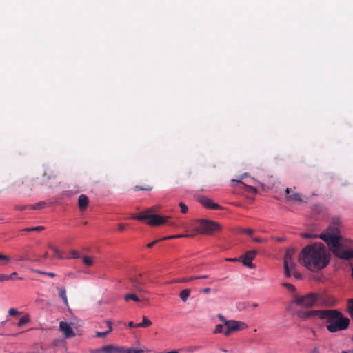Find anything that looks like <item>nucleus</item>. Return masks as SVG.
<instances>
[{
  "label": "nucleus",
  "mask_w": 353,
  "mask_h": 353,
  "mask_svg": "<svg viewBox=\"0 0 353 353\" xmlns=\"http://www.w3.org/2000/svg\"><path fill=\"white\" fill-rule=\"evenodd\" d=\"M152 189V187L151 185H146L145 186L136 185L134 188V191H139V190H148V191H150Z\"/></svg>",
  "instance_id": "obj_29"
},
{
  "label": "nucleus",
  "mask_w": 353,
  "mask_h": 353,
  "mask_svg": "<svg viewBox=\"0 0 353 353\" xmlns=\"http://www.w3.org/2000/svg\"><path fill=\"white\" fill-rule=\"evenodd\" d=\"M347 310L350 316L353 319V299H350L347 301Z\"/></svg>",
  "instance_id": "obj_25"
},
{
  "label": "nucleus",
  "mask_w": 353,
  "mask_h": 353,
  "mask_svg": "<svg viewBox=\"0 0 353 353\" xmlns=\"http://www.w3.org/2000/svg\"><path fill=\"white\" fill-rule=\"evenodd\" d=\"M23 231L26 232H32V228H27L23 230Z\"/></svg>",
  "instance_id": "obj_56"
},
{
  "label": "nucleus",
  "mask_w": 353,
  "mask_h": 353,
  "mask_svg": "<svg viewBox=\"0 0 353 353\" xmlns=\"http://www.w3.org/2000/svg\"><path fill=\"white\" fill-rule=\"evenodd\" d=\"M283 285L287 288L291 292L295 291V287L290 283H283Z\"/></svg>",
  "instance_id": "obj_39"
},
{
  "label": "nucleus",
  "mask_w": 353,
  "mask_h": 353,
  "mask_svg": "<svg viewBox=\"0 0 353 353\" xmlns=\"http://www.w3.org/2000/svg\"><path fill=\"white\" fill-rule=\"evenodd\" d=\"M59 296L62 299L64 304L68 306V301L66 295V290L65 288H57Z\"/></svg>",
  "instance_id": "obj_18"
},
{
  "label": "nucleus",
  "mask_w": 353,
  "mask_h": 353,
  "mask_svg": "<svg viewBox=\"0 0 353 353\" xmlns=\"http://www.w3.org/2000/svg\"><path fill=\"white\" fill-rule=\"evenodd\" d=\"M193 280H194V276H190L188 278L174 279V280L170 281L169 283H187V282H190Z\"/></svg>",
  "instance_id": "obj_23"
},
{
  "label": "nucleus",
  "mask_w": 353,
  "mask_h": 353,
  "mask_svg": "<svg viewBox=\"0 0 353 353\" xmlns=\"http://www.w3.org/2000/svg\"><path fill=\"white\" fill-rule=\"evenodd\" d=\"M206 278H208V275H201V276H194V280L200 279H206Z\"/></svg>",
  "instance_id": "obj_48"
},
{
  "label": "nucleus",
  "mask_w": 353,
  "mask_h": 353,
  "mask_svg": "<svg viewBox=\"0 0 353 353\" xmlns=\"http://www.w3.org/2000/svg\"><path fill=\"white\" fill-rule=\"evenodd\" d=\"M28 208H30V206H28V205H18V206H16L15 207V209L17 210H19V211H23V210H25Z\"/></svg>",
  "instance_id": "obj_42"
},
{
  "label": "nucleus",
  "mask_w": 353,
  "mask_h": 353,
  "mask_svg": "<svg viewBox=\"0 0 353 353\" xmlns=\"http://www.w3.org/2000/svg\"><path fill=\"white\" fill-rule=\"evenodd\" d=\"M124 299L126 301L133 300L135 302H139L141 300L139 296L134 293L127 294L124 296Z\"/></svg>",
  "instance_id": "obj_21"
},
{
  "label": "nucleus",
  "mask_w": 353,
  "mask_h": 353,
  "mask_svg": "<svg viewBox=\"0 0 353 353\" xmlns=\"http://www.w3.org/2000/svg\"><path fill=\"white\" fill-rule=\"evenodd\" d=\"M328 231H331V232H327L326 234H323V235H325V234H330V235H334V236H337L335 233L336 232H337V229L336 228H329L328 229ZM301 236L304 238V239H316V238H321V236H322V234L318 236V235H314V234H310V233H303L301 234Z\"/></svg>",
  "instance_id": "obj_16"
},
{
  "label": "nucleus",
  "mask_w": 353,
  "mask_h": 353,
  "mask_svg": "<svg viewBox=\"0 0 353 353\" xmlns=\"http://www.w3.org/2000/svg\"><path fill=\"white\" fill-rule=\"evenodd\" d=\"M234 182H236L238 183L242 184L245 186V188L248 190L249 192L252 193L256 192V189L252 186L245 185L243 183H242L240 180H232Z\"/></svg>",
  "instance_id": "obj_30"
},
{
  "label": "nucleus",
  "mask_w": 353,
  "mask_h": 353,
  "mask_svg": "<svg viewBox=\"0 0 353 353\" xmlns=\"http://www.w3.org/2000/svg\"><path fill=\"white\" fill-rule=\"evenodd\" d=\"M99 353H124V347L108 345L99 350Z\"/></svg>",
  "instance_id": "obj_11"
},
{
  "label": "nucleus",
  "mask_w": 353,
  "mask_h": 353,
  "mask_svg": "<svg viewBox=\"0 0 353 353\" xmlns=\"http://www.w3.org/2000/svg\"><path fill=\"white\" fill-rule=\"evenodd\" d=\"M253 241L254 242H256V243H263V242H265V239H261L260 237H254L253 238Z\"/></svg>",
  "instance_id": "obj_45"
},
{
  "label": "nucleus",
  "mask_w": 353,
  "mask_h": 353,
  "mask_svg": "<svg viewBox=\"0 0 353 353\" xmlns=\"http://www.w3.org/2000/svg\"><path fill=\"white\" fill-rule=\"evenodd\" d=\"M43 176L46 177L47 179L50 180L52 179H55L57 174L54 170L51 169H47L43 174Z\"/></svg>",
  "instance_id": "obj_22"
},
{
  "label": "nucleus",
  "mask_w": 353,
  "mask_h": 353,
  "mask_svg": "<svg viewBox=\"0 0 353 353\" xmlns=\"http://www.w3.org/2000/svg\"><path fill=\"white\" fill-rule=\"evenodd\" d=\"M202 292L205 293V294H208L210 292V288H203L202 290H201Z\"/></svg>",
  "instance_id": "obj_49"
},
{
  "label": "nucleus",
  "mask_w": 353,
  "mask_h": 353,
  "mask_svg": "<svg viewBox=\"0 0 353 353\" xmlns=\"http://www.w3.org/2000/svg\"><path fill=\"white\" fill-rule=\"evenodd\" d=\"M293 274L294 276L297 279H301L302 278V275L301 273L296 272L295 269L291 271V275Z\"/></svg>",
  "instance_id": "obj_37"
},
{
  "label": "nucleus",
  "mask_w": 353,
  "mask_h": 353,
  "mask_svg": "<svg viewBox=\"0 0 353 353\" xmlns=\"http://www.w3.org/2000/svg\"><path fill=\"white\" fill-rule=\"evenodd\" d=\"M191 293L190 289H185L180 292V298L183 302H185Z\"/></svg>",
  "instance_id": "obj_20"
},
{
  "label": "nucleus",
  "mask_w": 353,
  "mask_h": 353,
  "mask_svg": "<svg viewBox=\"0 0 353 353\" xmlns=\"http://www.w3.org/2000/svg\"><path fill=\"white\" fill-rule=\"evenodd\" d=\"M29 321H30V319H29L28 316H27V315L23 316L19 319V321L18 322V325L19 327H21L23 325H25L26 323H27Z\"/></svg>",
  "instance_id": "obj_31"
},
{
  "label": "nucleus",
  "mask_w": 353,
  "mask_h": 353,
  "mask_svg": "<svg viewBox=\"0 0 353 353\" xmlns=\"http://www.w3.org/2000/svg\"><path fill=\"white\" fill-rule=\"evenodd\" d=\"M46 205V203L44 201H41L34 205H30V208L32 209V210H39V209H42V208H45Z\"/></svg>",
  "instance_id": "obj_26"
},
{
  "label": "nucleus",
  "mask_w": 353,
  "mask_h": 353,
  "mask_svg": "<svg viewBox=\"0 0 353 353\" xmlns=\"http://www.w3.org/2000/svg\"><path fill=\"white\" fill-rule=\"evenodd\" d=\"M194 236L193 234H179V235H174V236H168L162 238V239H176V238H182V237H192Z\"/></svg>",
  "instance_id": "obj_27"
},
{
  "label": "nucleus",
  "mask_w": 353,
  "mask_h": 353,
  "mask_svg": "<svg viewBox=\"0 0 353 353\" xmlns=\"http://www.w3.org/2000/svg\"><path fill=\"white\" fill-rule=\"evenodd\" d=\"M143 352L142 349L124 347V353H143Z\"/></svg>",
  "instance_id": "obj_28"
},
{
  "label": "nucleus",
  "mask_w": 353,
  "mask_h": 353,
  "mask_svg": "<svg viewBox=\"0 0 353 353\" xmlns=\"http://www.w3.org/2000/svg\"><path fill=\"white\" fill-rule=\"evenodd\" d=\"M48 248L50 249H51L54 252V257H57V258H58L59 259H63V256L61 254L60 251L57 248H56L54 246H53L52 245L50 244V245H48Z\"/></svg>",
  "instance_id": "obj_24"
},
{
  "label": "nucleus",
  "mask_w": 353,
  "mask_h": 353,
  "mask_svg": "<svg viewBox=\"0 0 353 353\" xmlns=\"http://www.w3.org/2000/svg\"><path fill=\"white\" fill-rule=\"evenodd\" d=\"M70 254L72 255V258L74 259H78L80 256V254L77 250H72L70 252Z\"/></svg>",
  "instance_id": "obj_40"
},
{
  "label": "nucleus",
  "mask_w": 353,
  "mask_h": 353,
  "mask_svg": "<svg viewBox=\"0 0 353 353\" xmlns=\"http://www.w3.org/2000/svg\"><path fill=\"white\" fill-rule=\"evenodd\" d=\"M320 296L316 293H309L304 296H296L292 302L297 305L310 307L319 301Z\"/></svg>",
  "instance_id": "obj_5"
},
{
  "label": "nucleus",
  "mask_w": 353,
  "mask_h": 353,
  "mask_svg": "<svg viewBox=\"0 0 353 353\" xmlns=\"http://www.w3.org/2000/svg\"><path fill=\"white\" fill-rule=\"evenodd\" d=\"M224 331L223 330V325H217L216 326V328L215 330H214V334H217V333H223L224 334Z\"/></svg>",
  "instance_id": "obj_36"
},
{
  "label": "nucleus",
  "mask_w": 353,
  "mask_h": 353,
  "mask_svg": "<svg viewBox=\"0 0 353 353\" xmlns=\"http://www.w3.org/2000/svg\"><path fill=\"white\" fill-rule=\"evenodd\" d=\"M179 205L181 208V213H183V214L187 213L188 210V206L184 203H182V202L179 203Z\"/></svg>",
  "instance_id": "obj_35"
},
{
  "label": "nucleus",
  "mask_w": 353,
  "mask_h": 353,
  "mask_svg": "<svg viewBox=\"0 0 353 353\" xmlns=\"http://www.w3.org/2000/svg\"><path fill=\"white\" fill-rule=\"evenodd\" d=\"M221 229L222 227L219 223L213 221L202 219L199 221L196 230L201 234L212 235L215 232H220Z\"/></svg>",
  "instance_id": "obj_4"
},
{
  "label": "nucleus",
  "mask_w": 353,
  "mask_h": 353,
  "mask_svg": "<svg viewBox=\"0 0 353 353\" xmlns=\"http://www.w3.org/2000/svg\"><path fill=\"white\" fill-rule=\"evenodd\" d=\"M218 316L223 322V323L225 324V321H227V320L224 319L223 316L221 315V314H219Z\"/></svg>",
  "instance_id": "obj_54"
},
{
  "label": "nucleus",
  "mask_w": 353,
  "mask_h": 353,
  "mask_svg": "<svg viewBox=\"0 0 353 353\" xmlns=\"http://www.w3.org/2000/svg\"><path fill=\"white\" fill-rule=\"evenodd\" d=\"M9 280H14V278L8 276V275L1 274H0V282H3Z\"/></svg>",
  "instance_id": "obj_34"
},
{
  "label": "nucleus",
  "mask_w": 353,
  "mask_h": 353,
  "mask_svg": "<svg viewBox=\"0 0 353 353\" xmlns=\"http://www.w3.org/2000/svg\"><path fill=\"white\" fill-rule=\"evenodd\" d=\"M218 281V279H214L213 281H211L210 283H213L214 281Z\"/></svg>",
  "instance_id": "obj_60"
},
{
  "label": "nucleus",
  "mask_w": 353,
  "mask_h": 353,
  "mask_svg": "<svg viewBox=\"0 0 353 353\" xmlns=\"http://www.w3.org/2000/svg\"><path fill=\"white\" fill-rule=\"evenodd\" d=\"M59 327L66 337H72L74 336V333L72 327L68 323L61 321L59 324Z\"/></svg>",
  "instance_id": "obj_14"
},
{
  "label": "nucleus",
  "mask_w": 353,
  "mask_h": 353,
  "mask_svg": "<svg viewBox=\"0 0 353 353\" xmlns=\"http://www.w3.org/2000/svg\"><path fill=\"white\" fill-rule=\"evenodd\" d=\"M48 257V252H46L43 255V259H47Z\"/></svg>",
  "instance_id": "obj_58"
},
{
  "label": "nucleus",
  "mask_w": 353,
  "mask_h": 353,
  "mask_svg": "<svg viewBox=\"0 0 353 353\" xmlns=\"http://www.w3.org/2000/svg\"><path fill=\"white\" fill-rule=\"evenodd\" d=\"M169 224H170V225H174V223H169Z\"/></svg>",
  "instance_id": "obj_62"
},
{
  "label": "nucleus",
  "mask_w": 353,
  "mask_h": 353,
  "mask_svg": "<svg viewBox=\"0 0 353 353\" xmlns=\"http://www.w3.org/2000/svg\"><path fill=\"white\" fill-rule=\"evenodd\" d=\"M277 241L279 242H281V241H284V239L283 238H278Z\"/></svg>",
  "instance_id": "obj_59"
},
{
  "label": "nucleus",
  "mask_w": 353,
  "mask_h": 353,
  "mask_svg": "<svg viewBox=\"0 0 353 353\" xmlns=\"http://www.w3.org/2000/svg\"><path fill=\"white\" fill-rule=\"evenodd\" d=\"M117 227H118V230L120 232H122L125 229L126 226H125V224L121 223L117 225Z\"/></svg>",
  "instance_id": "obj_44"
},
{
  "label": "nucleus",
  "mask_w": 353,
  "mask_h": 353,
  "mask_svg": "<svg viewBox=\"0 0 353 353\" xmlns=\"http://www.w3.org/2000/svg\"><path fill=\"white\" fill-rule=\"evenodd\" d=\"M17 275V272H13L10 275H8V276H11L12 278H14L15 279L14 276Z\"/></svg>",
  "instance_id": "obj_57"
},
{
  "label": "nucleus",
  "mask_w": 353,
  "mask_h": 353,
  "mask_svg": "<svg viewBox=\"0 0 353 353\" xmlns=\"http://www.w3.org/2000/svg\"><path fill=\"white\" fill-rule=\"evenodd\" d=\"M226 330L224 331V335L228 336L233 332L241 330L247 327L245 323L234 320L225 321Z\"/></svg>",
  "instance_id": "obj_7"
},
{
  "label": "nucleus",
  "mask_w": 353,
  "mask_h": 353,
  "mask_svg": "<svg viewBox=\"0 0 353 353\" xmlns=\"http://www.w3.org/2000/svg\"><path fill=\"white\" fill-rule=\"evenodd\" d=\"M128 326H129L130 327H136V324H134L133 321H130V322L128 323Z\"/></svg>",
  "instance_id": "obj_50"
},
{
  "label": "nucleus",
  "mask_w": 353,
  "mask_h": 353,
  "mask_svg": "<svg viewBox=\"0 0 353 353\" xmlns=\"http://www.w3.org/2000/svg\"><path fill=\"white\" fill-rule=\"evenodd\" d=\"M296 250L292 248H288L284 256V273L287 277L291 276V271L294 270L296 267L294 255Z\"/></svg>",
  "instance_id": "obj_6"
},
{
  "label": "nucleus",
  "mask_w": 353,
  "mask_h": 353,
  "mask_svg": "<svg viewBox=\"0 0 353 353\" xmlns=\"http://www.w3.org/2000/svg\"><path fill=\"white\" fill-rule=\"evenodd\" d=\"M10 316H16L19 314V312L14 308H10L8 311Z\"/></svg>",
  "instance_id": "obj_41"
},
{
  "label": "nucleus",
  "mask_w": 353,
  "mask_h": 353,
  "mask_svg": "<svg viewBox=\"0 0 353 353\" xmlns=\"http://www.w3.org/2000/svg\"><path fill=\"white\" fill-rule=\"evenodd\" d=\"M199 202L206 208L212 210H219L221 207L219 204L214 203L212 200L206 197L199 199Z\"/></svg>",
  "instance_id": "obj_13"
},
{
  "label": "nucleus",
  "mask_w": 353,
  "mask_h": 353,
  "mask_svg": "<svg viewBox=\"0 0 353 353\" xmlns=\"http://www.w3.org/2000/svg\"><path fill=\"white\" fill-rule=\"evenodd\" d=\"M32 232H40L44 230L43 226H37L32 228Z\"/></svg>",
  "instance_id": "obj_43"
},
{
  "label": "nucleus",
  "mask_w": 353,
  "mask_h": 353,
  "mask_svg": "<svg viewBox=\"0 0 353 353\" xmlns=\"http://www.w3.org/2000/svg\"><path fill=\"white\" fill-rule=\"evenodd\" d=\"M198 348H199V347H194V350H197Z\"/></svg>",
  "instance_id": "obj_63"
},
{
  "label": "nucleus",
  "mask_w": 353,
  "mask_h": 353,
  "mask_svg": "<svg viewBox=\"0 0 353 353\" xmlns=\"http://www.w3.org/2000/svg\"><path fill=\"white\" fill-rule=\"evenodd\" d=\"M311 353H319V347H315L311 352Z\"/></svg>",
  "instance_id": "obj_52"
},
{
  "label": "nucleus",
  "mask_w": 353,
  "mask_h": 353,
  "mask_svg": "<svg viewBox=\"0 0 353 353\" xmlns=\"http://www.w3.org/2000/svg\"><path fill=\"white\" fill-rule=\"evenodd\" d=\"M321 319H325L327 324L326 328L330 332L346 330L350 325V320L344 317L343 314L336 310H323Z\"/></svg>",
  "instance_id": "obj_2"
},
{
  "label": "nucleus",
  "mask_w": 353,
  "mask_h": 353,
  "mask_svg": "<svg viewBox=\"0 0 353 353\" xmlns=\"http://www.w3.org/2000/svg\"><path fill=\"white\" fill-rule=\"evenodd\" d=\"M299 262L307 269L316 272L325 268L330 259L322 243H315L305 247L299 256Z\"/></svg>",
  "instance_id": "obj_1"
},
{
  "label": "nucleus",
  "mask_w": 353,
  "mask_h": 353,
  "mask_svg": "<svg viewBox=\"0 0 353 353\" xmlns=\"http://www.w3.org/2000/svg\"><path fill=\"white\" fill-rule=\"evenodd\" d=\"M243 232L247 233L248 235H252L253 234V230L252 229H245Z\"/></svg>",
  "instance_id": "obj_47"
},
{
  "label": "nucleus",
  "mask_w": 353,
  "mask_h": 353,
  "mask_svg": "<svg viewBox=\"0 0 353 353\" xmlns=\"http://www.w3.org/2000/svg\"><path fill=\"white\" fill-rule=\"evenodd\" d=\"M352 353H353V350H352Z\"/></svg>",
  "instance_id": "obj_64"
},
{
  "label": "nucleus",
  "mask_w": 353,
  "mask_h": 353,
  "mask_svg": "<svg viewBox=\"0 0 353 353\" xmlns=\"http://www.w3.org/2000/svg\"><path fill=\"white\" fill-rule=\"evenodd\" d=\"M257 252L256 250H250L246 252L240 257L242 263L250 268H254L255 266L252 263V260L256 257Z\"/></svg>",
  "instance_id": "obj_9"
},
{
  "label": "nucleus",
  "mask_w": 353,
  "mask_h": 353,
  "mask_svg": "<svg viewBox=\"0 0 353 353\" xmlns=\"http://www.w3.org/2000/svg\"><path fill=\"white\" fill-rule=\"evenodd\" d=\"M227 260L229 261H241L240 258L228 259Z\"/></svg>",
  "instance_id": "obj_51"
},
{
  "label": "nucleus",
  "mask_w": 353,
  "mask_h": 353,
  "mask_svg": "<svg viewBox=\"0 0 353 353\" xmlns=\"http://www.w3.org/2000/svg\"><path fill=\"white\" fill-rule=\"evenodd\" d=\"M323 312V310H310L307 312H299L297 315L302 320L312 319L315 316H318L321 319V313Z\"/></svg>",
  "instance_id": "obj_10"
},
{
  "label": "nucleus",
  "mask_w": 353,
  "mask_h": 353,
  "mask_svg": "<svg viewBox=\"0 0 353 353\" xmlns=\"http://www.w3.org/2000/svg\"><path fill=\"white\" fill-rule=\"evenodd\" d=\"M152 324V321L149 320L145 316H143L142 322L136 324L137 327H148Z\"/></svg>",
  "instance_id": "obj_19"
},
{
  "label": "nucleus",
  "mask_w": 353,
  "mask_h": 353,
  "mask_svg": "<svg viewBox=\"0 0 353 353\" xmlns=\"http://www.w3.org/2000/svg\"><path fill=\"white\" fill-rule=\"evenodd\" d=\"M17 261H29L28 258H26L25 256H21L16 259Z\"/></svg>",
  "instance_id": "obj_46"
},
{
  "label": "nucleus",
  "mask_w": 353,
  "mask_h": 353,
  "mask_svg": "<svg viewBox=\"0 0 353 353\" xmlns=\"http://www.w3.org/2000/svg\"><path fill=\"white\" fill-rule=\"evenodd\" d=\"M17 279H19V280H23V278H22V277H19V278H17Z\"/></svg>",
  "instance_id": "obj_61"
},
{
  "label": "nucleus",
  "mask_w": 353,
  "mask_h": 353,
  "mask_svg": "<svg viewBox=\"0 0 353 353\" xmlns=\"http://www.w3.org/2000/svg\"><path fill=\"white\" fill-rule=\"evenodd\" d=\"M130 281L132 283V287L134 290L139 292H146L145 290L146 281L143 278L141 274H140L139 276L132 278Z\"/></svg>",
  "instance_id": "obj_8"
},
{
  "label": "nucleus",
  "mask_w": 353,
  "mask_h": 353,
  "mask_svg": "<svg viewBox=\"0 0 353 353\" xmlns=\"http://www.w3.org/2000/svg\"><path fill=\"white\" fill-rule=\"evenodd\" d=\"M164 240H165V239H162V238H161V239H157V240H155V241H152V242H150V243H148V244H147V247H148V248H152V247H153L156 243H157L158 242L161 241H164Z\"/></svg>",
  "instance_id": "obj_38"
},
{
  "label": "nucleus",
  "mask_w": 353,
  "mask_h": 353,
  "mask_svg": "<svg viewBox=\"0 0 353 353\" xmlns=\"http://www.w3.org/2000/svg\"><path fill=\"white\" fill-rule=\"evenodd\" d=\"M83 262L88 266H91L93 264L92 259L87 256L83 257Z\"/></svg>",
  "instance_id": "obj_32"
},
{
  "label": "nucleus",
  "mask_w": 353,
  "mask_h": 353,
  "mask_svg": "<svg viewBox=\"0 0 353 353\" xmlns=\"http://www.w3.org/2000/svg\"><path fill=\"white\" fill-rule=\"evenodd\" d=\"M0 260H2L3 261V263L2 265H6L8 262L10 261L11 259L8 255L0 254Z\"/></svg>",
  "instance_id": "obj_33"
},
{
  "label": "nucleus",
  "mask_w": 353,
  "mask_h": 353,
  "mask_svg": "<svg viewBox=\"0 0 353 353\" xmlns=\"http://www.w3.org/2000/svg\"><path fill=\"white\" fill-rule=\"evenodd\" d=\"M108 330L105 332H96V336L98 338H103L107 336L109 333H110L112 330V322L110 320H108L106 321Z\"/></svg>",
  "instance_id": "obj_17"
},
{
  "label": "nucleus",
  "mask_w": 353,
  "mask_h": 353,
  "mask_svg": "<svg viewBox=\"0 0 353 353\" xmlns=\"http://www.w3.org/2000/svg\"><path fill=\"white\" fill-rule=\"evenodd\" d=\"M35 272H36L37 273H38V274H40L47 275V272H44V271L36 270Z\"/></svg>",
  "instance_id": "obj_53"
},
{
  "label": "nucleus",
  "mask_w": 353,
  "mask_h": 353,
  "mask_svg": "<svg viewBox=\"0 0 353 353\" xmlns=\"http://www.w3.org/2000/svg\"><path fill=\"white\" fill-rule=\"evenodd\" d=\"M47 275H48L49 276H51V277L55 276V274L53 272H47Z\"/></svg>",
  "instance_id": "obj_55"
},
{
  "label": "nucleus",
  "mask_w": 353,
  "mask_h": 353,
  "mask_svg": "<svg viewBox=\"0 0 353 353\" xmlns=\"http://www.w3.org/2000/svg\"><path fill=\"white\" fill-rule=\"evenodd\" d=\"M154 212V210L152 208H150L139 214H133L132 219L139 221L148 220V224L151 226H159L168 223L167 219L168 217L153 214Z\"/></svg>",
  "instance_id": "obj_3"
},
{
  "label": "nucleus",
  "mask_w": 353,
  "mask_h": 353,
  "mask_svg": "<svg viewBox=\"0 0 353 353\" xmlns=\"http://www.w3.org/2000/svg\"><path fill=\"white\" fill-rule=\"evenodd\" d=\"M285 195L286 198L288 201H296V202H302L303 200L301 199V195L293 190H291L290 188H286L285 190Z\"/></svg>",
  "instance_id": "obj_12"
},
{
  "label": "nucleus",
  "mask_w": 353,
  "mask_h": 353,
  "mask_svg": "<svg viewBox=\"0 0 353 353\" xmlns=\"http://www.w3.org/2000/svg\"><path fill=\"white\" fill-rule=\"evenodd\" d=\"M89 199L85 194H81L78 199V206L81 211H84L88 206Z\"/></svg>",
  "instance_id": "obj_15"
}]
</instances>
